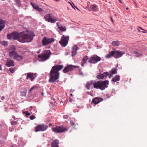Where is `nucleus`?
I'll return each mask as SVG.
<instances>
[{
  "label": "nucleus",
  "instance_id": "nucleus-1",
  "mask_svg": "<svg viewBox=\"0 0 147 147\" xmlns=\"http://www.w3.org/2000/svg\"><path fill=\"white\" fill-rule=\"evenodd\" d=\"M13 38L14 40L18 39L20 42L24 43L31 42L34 36V34L32 31L22 32L19 33L17 32H12Z\"/></svg>",
  "mask_w": 147,
  "mask_h": 147
},
{
  "label": "nucleus",
  "instance_id": "nucleus-2",
  "mask_svg": "<svg viewBox=\"0 0 147 147\" xmlns=\"http://www.w3.org/2000/svg\"><path fill=\"white\" fill-rule=\"evenodd\" d=\"M63 67V65H56L52 67L49 75V82L54 83L58 79L59 75V71L61 70Z\"/></svg>",
  "mask_w": 147,
  "mask_h": 147
},
{
  "label": "nucleus",
  "instance_id": "nucleus-3",
  "mask_svg": "<svg viewBox=\"0 0 147 147\" xmlns=\"http://www.w3.org/2000/svg\"><path fill=\"white\" fill-rule=\"evenodd\" d=\"M109 84V82L107 80L95 81L94 84V88L99 89L103 90L108 87Z\"/></svg>",
  "mask_w": 147,
  "mask_h": 147
},
{
  "label": "nucleus",
  "instance_id": "nucleus-4",
  "mask_svg": "<svg viewBox=\"0 0 147 147\" xmlns=\"http://www.w3.org/2000/svg\"><path fill=\"white\" fill-rule=\"evenodd\" d=\"M51 52L49 50H45L42 53L38 55V57L42 61H45L49 58Z\"/></svg>",
  "mask_w": 147,
  "mask_h": 147
},
{
  "label": "nucleus",
  "instance_id": "nucleus-5",
  "mask_svg": "<svg viewBox=\"0 0 147 147\" xmlns=\"http://www.w3.org/2000/svg\"><path fill=\"white\" fill-rule=\"evenodd\" d=\"M68 128L62 126H57L52 128V131L56 133H62L68 130Z\"/></svg>",
  "mask_w": 147,
  "mask_h": 147
},
{
  "label": "nucleus",
  "instance_id": "nucleus-6",
  "mask_svg": "<svg viewBox=\"0 0 147 147\" xmlns=\"http://www.w3.org/2000/svg\"><path fill=\"white\" fill-rule=\"evenodd\" d=\"M44 18L45 21L52 23H55L57 20V19L55 17L52 16V15L50 13L45 15Z\"/></svg>",
  "mask_w": 147,
  "mask_h": 147
},
{
  "label": "nucleus",
  "instance_id": "nucleus-7",
  "mask_svg": "<svg viewBox=\"0 0 147 147\" xmlns=\"http://www.w3.org/2000/svg\"><path fill=\"white\" fill-rule=\"evenodd\" d=\"M48 128V126L44 124H38L35 127L34 131L36 132L43 131L46 130Z\"/></svg>",
  "mask_w": 147,
  "mask_h": 147
},
{
  "label": "nucleus",
  "instance_id": "nucleus-8",
  "mask_svg": "<svg viewBox=\"0 0 147 147\" xmlns=\"http://www.w3.org/2000/svg\"><path fill=\"white\" fill-rule=\"evenodd\" d=\"M69 40V36H65L64 35H63L59 43L63 47H65L67 44L68 41Z\"/></svg>",
  "mask_w": 147,
  "mask_h": 147
},
{
  "label": "nucleus",
  "instance_id": "nucleus-9",
  "mask_svg": "<svg viewBox=\"0 0 147 147\" xmlns=\"http://www.w3.org/2000/svg\"><path fill=\"white\" fill-rule=\"evenodd\" d=\"M101 60V58L96 55L92 56L90 58L88 62L91 63H96L99 61Z\"/></svg>",
  "mask_w": 147,
  "mask_h": 147
},
{
  "label": "nucleus",
  "instance_id": "nucleus-10",
  "mask_svg": "<svg viewBox=\"0 0 147 147\" xmlns=\"http://www.w3.org/2000/svg\"><path fill=\"white\" fill-rule=\"evenodd\" d=\"M54 40L55 39L53 38H49L45 37L42 40V44L43 46L47 45L53 42Z\"/></svg>",
  "mask_w": 147,
  "mask_h": 147
},
{
  "label": "nucleus",
  "instance_id": "nucleus-11",
  "mask_svg": "<svg viewBox=\"0 0 147 147\" xmlns=\"http://www.w3.org/2000/svg\"><path fill=\"white\" fill-rule=\"evenodd\" d=\"M78 67L76 66H73L71 65H68L65 67L63 70V73H66L69 71H73L74 69Z\"/></svg>",
  "mask_w": 147,
  "mask_h": 147
},
{
  "label": "nucleus",
  "instance_id": "nucleus-12",
  "mask_svg": "<svg viewBox=\"0 0 147 147\" xmlns=\"http://www.w3.org/2000/svg\"><path fill=\"white\" fill-rule=\"evenodd\" d=\"M114 53V57L115 58H118L121 57L124 54V52H123L122 51H121L119 50L117 51H113Z\"/></svg>",
  "mask_w": 147,
  "mask_h": 147
},
{
  "label": "nucleus",
  "instance_id": "nucleus-13",
  "mask_svg": "<svg viewBox=\"0 0 147 147\" xmlns=\"http://www.w3.org/2000/svg\"><path fill=\"white\" fill-rule=\"evenodd\" d=\"M26 74L27 75L26 77V79H28L29 78H30V79L31 81H32L37 76V74L36 73L33 74L28 73H27Z\"/></svg>",
  "mask_w": 147,
  "mask_h": 147
},
{
  "label": "nucleus",
  "instance_id": "nucleus-14",
  "mask_svg": "<svg viewBox=\"0 0 147 147\" xmlns=\"http://www.w3.org/2000/svg\"><path fill=\"white\" fill-rule=\"evenodd\" d=\"M78 49V47L76 45H74L72 47V56L75 55L77 53V51Z\"/></svg>",
  "mask_w": 147,
  "mask_h": 147
},
{
  "label": "nucleus",
  "instance_id": "nucleus-15",
  "mask_svg": "<svg viewBox=\"0 0 147 147\" xmlns=\"http://www.w3.org/2000/svg\"><path fill=\"white\" fill-rule=\"evenodd\" d=\"M94 82L95 81H93V80H90L88 81L86 85V87L88 90H89L91 86L93 84L94 86Z\"/></svg>",
  "mask_w": 147,
  "mask_h": 147
},
{
  "label": "nucleus",
  "instance_id": "nucleus-16",
  "mask_svg": "<svg viewBox=\"0 0 147 147\" xmlns=\"http://www.w3.org/2000/svg\"><path fill=\"white\" fill-rule=\"evenodd\" d=\"M6 65L8 67L14 65V62L12 60H7L6 63Z\"/></svg>",
  "mask_w": 147,
  "mask_h": 147
},
{
  "label": "nucleus",
  "instance_id": "nucleus-17",
  "mask_svg": "<svg viewBox=\"0 0 147 147\" xmlns=\"http://www.w3.org/2000/svg\"><path fill=\"white\" fill-rule=\"evenodd\" d=\"M102 100V99L101 98L95 97L92 99V102L96 105L98 103Z\"/></svg>",
  "mask_w": 147,
  "mask_h": 147
},
{
  "label": "nucleus",
  "instance_id": "nucleus-18",
  "mask_svg": "<svg viewBox=\"0 0 147 147\" xmlns=\"http://www.w3.org/2000/svg\"><path fill=\"white\" fill-rule=\"evenodd\" d=\"M17 53L15 50L10 51H9V55L11 57H13L15 58Z\"/></svg>",
  "mask_w": 147,
  "mask_h": 147
},
{
  "label": "nucleus",
  "instance_id": "nucleus-19",
  "mask_svg": "<svg viewBox=\"0 0 147 147\" xmlns=\"http://www.w3.org/2000/svg\"><path fill=\"white\" fill-rule=\"evenodd\" d=\"M30 3L33 8L35 9L36 10L38 11H42V9L41 8L39 7L37 5L31 2H30Z\"/></svg>",
  "mask_w": 147,
  "mask_h": 147
},
{
  "label": "nucleus",
  "instance_id": "nucleus-20",
  "mask_svg": "<svg viewBox=\"0 0 147 147\" xmlns=\"http://www.w3.org/2000/svg\"><path fill=\"white\" fill-rule=\"evenodd\" d=\"M6 22L5 21L0 19V32L4 28Z\"/></svg>",
  "mask_w": 147,
  "mask_h": 147
},
{
  "label": "nucleus",
  "instance_id": "nucleus-21",
  "mask_svg": "<svg viewBox=\"0 0 147 147\" xmlns=\"http://www.w3.org/2000/svg\"><path fill=\"white\" fill-rule=\"evenodd\" d=\"M59 143V141L57 139L55 140L51 143V147H59L58 146Z\"/></svg>",
  "mask_w": 147,
  "mask_h": 147
},
{
  "label": "nucleus",
  "instance_id": "nucleus-22",
  "mask_svg": "<svg viewBox=\"0 0 147 147\" xmlns=\"http://www.w3.org/2000/svg\"><path fill=\"white\" fill-rule=\"evenodd\" d=\"M57 25L59 29L62 31H65L66 30L65 27H63L60 24V23L58 22L57 23Z\"/></svg>",
  "mask_w": 147,
  "mask_h": 147
},
{
  "label": "nucleus",
  "instance_id": "nucleus-23",
  "mask_svg": "<svg viewBox=\"0 0 147 147\" xmlns=\"http://www.w3.org/2000/svg\"><path fill=\"white\" fill-rule=\"evenodd\" d=\"M117 69L115 68L112 69L111 71H109L110 76L109 77L110 78L112 76L113 74H115L117 73Z\"/></svg>",
  "mask_w": 147,
  "mask_h": 147
},
{
  "label": "nucleus",
  "instance_id": "nucleus-24",
  "mask_svg": "<svg viewBox=\"0 0 147 147\" xmlns=\"http://www.w3.org/2000/svg\"><path fill=\"white\" fill-rule=\"evenodd\" d=\"M120 77L119 75H116L114 78H112L111 81L112 82H116L119 81Z\"/></svg>",
  "mask_w": 147,
  "mask_h": 147
},
{
  "label": "nucleus",
  "instance_id": "nucleus-25",
  "mask_svg": "<svg viewBox=\"0 0 147 147\" xmlns=\"http://www.w3.org/2000/svg\"><path fill=\"white\" fill-rule=\"evenodd\" d=\"M90 8L92 10H93L94 11H97L98 10V9L96 5H91L90 7Z\"/></svg>",
  "mask_w": 147,
  "mask_h": 147
},
{
  "label": "nucleus",
  "instance_id": "nucleus-26",
  "mask_svg": "<svg viewBox=\"0 0 147 147\" xmlns=\"http://www.w3.org/2000/svg\"><path fill=\"white\" fill-rule=\"evenodd\" d=\"M114 53L113 51H112L109 53V54L105 56V58H109L113 56H114Z\"/></svg>",
  "mask_w": 147,
  "mask_h": 147
},
{
  "label": "nucleus",
  "instance_id": "nucleus-27",
  "mask_svg": "<svg viewBox=\"0 0 147 147\" xmlns=\"http://www.w3.org/2000/svg\"><path fill=\"white\" fill-rule=\"evenodd\" d=\"M111 44L114 46H118L120 45V42L118 41H115L112 42Z\"/></svg>",
  "mask_w": 147,
  "mask_h": 147
},
{
  "label": "nucleus",
  "instance_id": "nucleus-28",
  "mask_svg": "<svg viewBox=\"0 0 147 147\" xmlns=\"http://www.w3.org/2000/svg\"><path fill=\"white\" fill-rule=\"evenodd\" d=\"M14 58L18 61H20L23 59L22 56L19 55L18 53Z\"/></svg>",
  "mask_w": 147,
  "mask_h": 147
},
{
  "label": "nucleus",
  "instance_id": "nucleus-29",
  "mask_svg": "<svg viewBox=\"0 0 147 147\" xmlns=\"http://www.w3.org/2000/svg\"><path fill=\"white\" fill-rule=\"evenodd\" d=\"M27 90L26 88H24L23 90L21 91V93L22 96H25L26 95Z\"/></svg>",
  "mask_w": 147,
  "mask_h": 147
},
{
  "label": "nucleus",
  "instance_id": "nucleus-30",
  "mask_svg": "<svg viewBox=\"0 0 147 147\" xmlns=\"http://www.w3.org/2000/svg\"><path fill=\"white\" fill-rule=\"evenodd\" d=\"M96 78L99 79H103L104 77L103 74H100L97 76Z\"/></svg>",
  "mask_w": 147,
  "mask_h": 147
},
{
  "label": "nucleus",
  "instance_id": "nucleus-31",
  "mask_svg": "<svg viewBox=\"0 0 147 147\" xmlns=\"http://www.w3.org/2000/svg\"><path fill=\"white\" fill-rule=\"evenodd\" d=\"M8 71L12 74L13 73L15 72V68H10L8 69Z\"/></svg>",
  "mask_w": 147,
  "mask_h": 147
},
{
  "label": "nucleus",
  "instance_id": "nucleus-32",
  "mask_svg": "<svg viewBox=\"0 0 147 147\" xmlns=\"http://www.w3.org/2000/svg\"><path fill=\"white\" fill-rule=\"evenodd\" d=\"M1 44L4 46H6L7 45V42L5 41H3L1 42Z\"/></svg>",
  "mask_w": 147,
  "mask_h": 147
},
{
  "label": "nucleus",
  "instance_id": "nucleus-33",
  "mask_svg": "<svg viewBox=\"0 0 147 147\" xmlns=\"http://www.w3.org/2000/svg\"><path fill=\"white\" fill-rule=\"evenodd\" d=\"M133 53L134 54L136 55H135L136 56L139 57L140 56L142 55L139 53H138L136 51H133Z\"/></svg>",
  "mask_w": 147,
  "mask_h": 147
},
{
  "label": "nucleus",
  "instance_id": "nucleus-34",
  "mask_svg": "<svg viewBox=\"0 0 147 147\" xmlns=\"http://www.w3.org/2000/svg\"><path fill=\"white\" fill-rule=\"evenodd\" d=\"M11 123L12 125H16L17 124V122L16 121H12L11 122Z\"/></svg>",
  "mask_w": 147,
  "mask_h": 147
},
{
  "label": "nucleus",
  "instance_id": "nucleus-35",
  "mask_svg": "<svg viewBox=\"0 0 147 147\" xmlns=\"http://www.w3.org/2000/svg\"><path fill=\"white\" fill-rule=\"evenodd\" d=\"M68 3H69L71 5V7L73 8H74V7H76V8L78 9V8L76 7L74 4L73 3V2H71V3L70 2H68Z\"/></svg>",
  "mask_w": 147,
  "mask_h": 147
},
{
  "label": "nucleus",
  "instance_id": "nucleus-36",
  "mask_svg": "<svg viewBox=\"0 0 147 147\" xmlns=\"http://www.w3.org/2000/svg\"><path fill=\"white\" fill-rule=\"evenodd\" d=\"M88 59V57L87 56H85L83 58L82 60L86 62L87 60Z\"/></svg>",
  "mask_w": 147,
  "mask_h": 147
},
{
  "label": "nucleus",
  "instance_id": "nucleus-37",
  "mask_svg": "<svg viewBox=\"0 0 147 147\" xmlns=\"http://www.w3.org/2000/svg\"><path fill=\"white\" fill-rule=\"evenodd\" d=\"M16 49V47L14 46H11L10 47L9 50H10V51L15 50Z\"/></svg>",
  "mask_w": 147,
  "mask_h": 147
},
{
  "label": "nucleus",
  "instance_id": "nucleus-38",
  "mask_svg": "<svg viewBox=\"0 0 147 147\" xmlns=\"http://www.w3.org/2000/svg\"><path fill=\"white\" fill-rule=\"evenodd\" d=\"M86 63L87 62L86 61L82 60V62H81V64L82 66L84 67V65L86 64Z\"/></svg>",
  "mask_w": 147,
  "mask_h": 147
},
{
  "label": "nucleus",
  "instance_id": "nucleus-39",
  "mask_svg": "<svg viewBox=\"0 0 147 147\" xmlns=\"http://www.w3.org/2000/svg\"><path fill=\"white\" fill-rule=\"evenodd\" d=\"M102 74L104 77L105 76L107 77L109 75V74L107 72H104Z\"/></svg>",
  "mask_w": 147,
  "mask_h": 147
},
{
  "label": "nucleus",
  "instance_id": "nucleus-40",
  "mask_svg": "<svg viewBox=\"0 0 147 147\" xmlns=\"http://www.w3.org/2000/svg\"><path fill=\"white\" fill-rule=\"evenodd\" d=\"M7 37L8 39H11L12 37V33L11 34H8L7 35Z\"/></svg>",
  "mask_w": 147,
  "mask_h": 147
},
{
  "label": "nucleus",
  "instance_id": "nucleus-41",
  "mask_svg": "<svg viewBox=\"0 0 147 147\" xmlns=\"http://www.w3.org/2000/svg\"><path fill=\"white\" fill-rule=\"evenodd\" d=\"M34 88H36V89H37L38 88V87L36 86H35L32 87L30 88V91H31Z\"/></svg>",
  "mask_w": 147,
  "mask_h": 147
},
{
  "label": "nucleus",
  "instance_id": "nucleus-42",
  "mask_svg": "<svg viewBox=\"0 0 147 147\" xmlns=\"http://www.w3.org/2000/svg\"><path fill=\"white\" fill-rule=\"evenodd\" d=\"M35 118V117L33 115L30 116L29 117V118L31 120H33Z\"/></svg>",
  "mask_w": 147,
  "mask_h": 147
},
{
  "label": "nucleus",
  "instance_id": "nucleus-43",
  "mask_svg": "<svg viewBox=\"0 0 147 147\" xmlns=\"http://www.w3.org/2000/svg\"><path fill=\"white\" fill-rule=\"evenodd\" d=\"M25 113L26 114V115L27 116H29L30 115H31V114L30 113H29L28 112V111H26L25 112Z\"/></svg>",
  "mask_w": 147,
  "mask_h": 147
},
{
  "label": "nucleus",
  "instance_id": "nucleus-44",
  "mask_svg": "<svg viewBox=\"0 0 147 147\" xmlns=\"http://www.w3.org/2000/svg\"><path fill=\"white\" fill-rule=\"evenodd\" d=\"M68 117L69 116L67 115H65L63 116V118L64 119H67Z\"/></svg>",
  "mask_w": 147,
  "mask_h": 147
},
{
  "label": "nucleus",
  "instance_id": "nucleus-45",
  "mask_svg": "<svg viewBox=\"0 0 147 147\" xmlns=\"http://www.w3.org/2000/svg\"><path fill=\"white\" fill-rule=\"evenodd\" d=\"M70 123L71 125H75V123L72 121H70Z\"/></svg>",
  "mask_w": 147,
  "mask_h": 147
},
{
  "label": "nucleus",
  "instance_id": "nucleus-46",
  "mask_svg": "<svg viewBox=\"0 0 147 147\" xmlns=\"http://www.w3.org/2000/svg\"><path fill=\"white\" fill-rule=\"evenodd\" d=\"M9 130L10 131H11L13 130L14 128L13 127H9Z\"/></svg>",
  "mask_w": 147,
  "mask_h": 147
},
{
  "label": "nucleus",
  "instance_id": "nucleus-47",
  "mask_svg": "<svg viewBox=\"0 0 147 147\" xmlns=\"http://www.w3.org/2000/svg\"><path fill=\"white\" fill-rule=\"evenodd\" d=\"M138 28H139L140 29H141L142 30H143L144 31H146V30H144V29L142 28H141V27H138Z\"/></svg>",
  "mask_w": 147,
  "mask_h": 147
},
{
  "label": "nucleus",
  "instance_id": "nucleus-48",
  "mask_svg": "<svg viewBox=\"0 0 147 147\" xmlns=\"http://www.w3.org/2000/svg\"><path fill=\"white\" fill-rule=\"evenodd\" d=\"M1 99L2 100H3L5 99V97L4 96H2Z\"/></svg>",
  "mask_w": 147,
  "mask_h": 147
},
{
  "label": "nucleus",
  "instance_id": "nucleus-49",
  "mask_svg": "<svg viewBox=\"0 0 147 147\" xmlns=\"http://www.w3.org/2000/svg\"><path fill=\"white\" fill-rule=\"evenodd\" d=\"M12 117L15 120L16 119V117L15 116H12Z\"/></svg>",
  "mask_w": 147,
  "mask_h": 147
},
{
  "label": "nucleus",
  "instance_id": "nucleus-50",
  "mask_svg": "<svg viewBox=\"0 0 147 147\" xmlns=\"http://www.w3.org/2000/svg\"><path fill=\"white\" fill-rule=\"evenodd\" d=\"M74 90H72V89H71V90H70V92H73L74 91Z\"/></svg>",
  "mask_w": 147,
  "mask_h": 147
},
{
  "label": "nucleus",
  "instance_id": "nucleus-51",
  "mask_svg": "<svg viewBox=\"0 0 147 147\" xmlns=\"http://www.w3.org/2000/svg\"><path fill=\"white\" fill-rule=\"evenodd\" d=\"M0 70H2V68H1V65L0 64Z\"/></svg>",
  "mask_w": 147,
  "mask_h": 147
},
{
  "label": "nucleus",
  "instance_id": "nucleus-52",
  "mask_svg": "<svg viewBox=\"0 0 147 147\" xmlns=\"http://www.w3.org/2000/svg\"><path fill=\"white\" fill-rule=\"evenodd\" d=\"M111 20L112 22H113V19L111 17Z\"/></svg>",
  "mask_w": 147,
  "mask_h": 147
},
{
  "label": "nucleus",
  "instance_id": "nucleus-53",
  "mask_svg": "<svg viewBox=\"0 0 147 147\" xmlns=\"http://www.w3.org/2000/svg\"><path fill=\"white\" fill-rule=\"evenodd\" d=\"M138 30L139 32H141V31L138 28Z\"/></svg>",
  "mask_w": 147,
  "mask_h": 147
},
{
  "label": "nucleus",
  "instance_id": "nucleus-54",
  "mask_svg": "<svg viewBox=\"0 0 147 147\" xmlns=\"http://www.w3.org/2000/svg\"><path fill=\"white\" fill-rule=\"evenodd\" d=\"M52 125L51 123H50L49 124V126H52Z\"/></svg>",
  "mask_w": 147,
  "mask_h": 147
},
{
  "label": "nucleus",
  "instance_id": "nucleus-55",
  "mask_svg": "<svg viewBox=\"0 0 147 147\" xmlns=\"http://www.w3.org/2000/svg\"><path fill=\"white\" fill-rule=\"evenodd\" d=\"M119 2H120V3H121L122 2H121V0H119Z\"/></svg>",
  "mask_w": 147,
  "mask_h": 147
},
{
  "label": "nucleus",
  "instance_id": "nucleus-56",
  "mask_svg": "<svg viewBox=\"0 0 147 147\" xmlns=\"http://www.w3.org/2000/svg\"><path fill=\"white\" fill-rule=\"evenodd\" d=\"M145 31H142V32L143 33H146V32H145Z\"/></svg>",
  "mask_w": 147,
  "mask_h": 147
},
{
  "label": "nucleus",
  "instance_id": "nucleus-57",
  "mask_svg": "<svg viewBox=\"0 0 147 147\" xmlns=\"http://www.w3.org/2000/svg\"><path fill=\"white\" fill-rule=\"evenodd\" d=\"M70 95L72 96H74V95L72 94H71Z\"/></svg>",
  "mask_w": 147,
  "mask_h": 147
},
{
  "label": "nucleus",
  "instance_id": "nucleus-58",
  "mask_svg": "<svg viewBox=\"0 0 147 147\" xmlns=\"http://www.w3.org/2000/svg\"><path fill=\"white\" fill-rule=\"evenodd\" d=\"M128 9V7H127V8H126V10H127V9Z\"/></svg>",
  "mask_w": 147,
  "mask_h": 147
},
{
  "label": "nucleus",
  "instance_id": "nucleus-59",
  "mask_svg": "<svg viewBox=\"0 0 147 147\" xmlns=\"http://www.w3.org/2000/svg\"><path fill=\"white\" fill-rule=\"evenodd\" d=\"M114 16H116V14H114Z\"/></svg>",
  "mask_w": 147,
  "mask_h": 147
},
{
  "label": "nucleus",
  "instance_id": "nucleus-60",
  "mask_svg": "<svg viewBox=\"0 0 147 147\" xmlns=\"http://www.w3.org/2000/svg\"><path fill=\"white\" fill-rule=\"evenodd\" d=\"M80 74H82V73H81Z\"/></svg>",
  "mask_w": 147,
  "mask_h": 147
},
{
  "label": "nucleus",
  "instance_id": "nucleus-61",
  "mask_svg": "<svg viewBox=\"0 0 147 147\" xmlns=\"http://www.w3.org/2000/svg\"><path fill=\"white\" fill-rule=\"evenodd\" d=\"M88 92V94H89V92Z\"/></svg>",
  "mask_w": 147,
  "mask_h": 147
},
{
  "label": "nucleus",
  "instance_id": "nucleus-62",
  "mask_svg": "<svg viewBox=\"0 0 147 147\" xmlns=\"http://www.w3.org/2000/svg\"><path fill=\"white\" fill-rule=\"evenodd\" d=\"M146 33H147V31H146Z\"/></svg>",
  "mask_w": 147,
  "mask_h": 147
}]
</instances>
